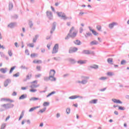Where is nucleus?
Returning <instances> with one entry per match:
<instances>
[{
    "mask_svg": "<svg viewBox=\"0 0 129 129\" xmlns=\"http://www.w3.org/2000/svg\"><path fill=\"white\" fill-rule=\"evenodd\" d=\"M118 109L120 110H124L125 108L122 106H118Z\"/></svg>",
    "mask_w": 129,
    "mask_h": 129,
    "instance_id": "obj_50",
    "label": "nucleus"
},
{
    "mask_svg": "<svg viewBox=\"0 0 129 129\" xmlns=\"http://www.w3.org/2000/svg\"><path fill=\"white\" fill-rule=\"evenodd\" d=\"M84 14H85L84 12H80L79 16H83V15H84Z\"/></svg>",
    "mask_w": 129,
    "mask_h": 129,
    "instance_id": "obj_62",
    "label": "nucleus"
},
{
    "mask_svg": "<svg viewBox=\"0 0 129 129\" xmlns=\"http://www.w3.org/2000/svg\"><path fill=\"white\" fill-rule=\"evenodd\" d=\"M29 25L30 28H32L33 26V22L32 21H30Z\"/></svg>",
    "mask_w": 129,
    "mask_h": 129,
    "instance_id": "obj_52",
    "label": "nucleus"
},
{
    "mask_svg": "<svg viewBox=\"0 0 129 129\" xmlns=\"http://www.w3.org/2000/svg\"><path fill=\"white\" fill-rule=\"evenodd\" d=\"M28 46L31 48H34V43H30L28 45Z\"/></svg>",
    "mask_w": 129,
    "mask_h": 129,
    "instance_id": "obj_55",
    "label": "nucleus"
},
{
    "mask_svg": "<svg viewBox=\"0 0 129 129\" xmlns=\"http://www.w3.org/2000/svg\"><path fill=\"white\" fill-rule=\"evenodd\" d=\"M60 59H61V57L59 56H58L57 57H53V59L55 60V61H60Z\"/></svg>",
    "mask_w": 129,
    "mask_h": 129,
    "instance_id": "obj_44",
    "label": "nucleus"
},
{
    "mask_svg": "<svg viewBox=\"0 0 129 129\" xmlns=\"http://www.w3.org/2000/svg\"><path fill=\"white\" fill-rule=\"evenodd\" d=\"M39 85H35V84H32L31 86H30V88H37V87H39Z\"/></svg>",
    "mask_w": 129,
    "mask_h": 129,
    "instance_id": "obj_28",
    "label": "nucleus"
},
{
    "mask_svg": "<svg viewBox=\"0 0 129 129\" xmlns=\"http://www.w3.org/2000/svg\"><path fill=\"white\" fill-rule=\"evenodd\" d=\"M83 28H82V27H81L80 28V34H82V33H83Z\"/></svg>",
    "mask_w": 129,
    "mask_h": 129,
    "instance_id": "obj_61",
    "label": "nucleus"
},
{
    "mask_svg": "<svg viewBox=\"0 0 129 129\" xmlns=\"http://www.w3.org/2000/svg\"><path fill=\"white\" fill-rule=\"evenodd\" d=\"M71 110L70 108H67V110H66L67 114H70Z\"/></svg>",
    "mask_w": 129,
    "mask_h": 129,
    "instance_id": "obj_40",
    "label": "nucleus"
},
{
    "mask_svg": "<svg viewBox=\"0 0 129 129\" xmlns=\"http://www.w3.org/2000/svg\"><path fill=\"white\" fill-rule=\"evenodd\" d=\"M93 35H94V36H97V35H98V33H97L96 31H95V30L94 31H92V32Z\"/></svg>",
    "mask_w": 129,
    "mask_h": 129,
    "instance_id": "obj_49",
    "label": "nucleus"
},
{
    "mask_svg": "<svg viewBox=\"0 0 129 129\" xmlns=\"http://www.w3.org/2000/svg\"><path fill=\"white\" fill-rule=\"evenodd\" d=\"M57 26V23L56 22H53L52 24V26L51 28V29L50 30V34H53L55 30H56V27Z\"/></svg>",
    "mask_w": 129,
    "mask_h": 129,
    "instance_id": "obj_9",
    "label": "nucleus"
},
{
    "mask_svg": "<svg viewBox=\"0 0 129 129\" xmlns=\"http://www.w3.org/2000/svg\"><path fill=\"white\" fill-rule=\"evenodd\" d=\"M55 74H56V71L55 70H50L49 71V77H51V79L53 81H56V78H55Z\"/></svg>",
    "mask_w": 129,
    "mask_h": 129,
    "instance_id": "obj_4",
    "label": "nucleus"
},
{
    "mask_svg": "<svg viewBox=\"0 0 129 129\" xmlns=\"http://www.w3.org/2000/svg\"><path fill=\"white\" fill-rule=\"evenodd\" d=\"M106 79H107V78L105 77H101V78H99V80H102V81L106 80Z\"/></svg>",
    "mask_w": 129,
    "mask_h": 129,
    "instance_id": "obj_35",
    "label": "nucleus"
},
{
    "mask_svg": "<svg viewBox=\"0 0 129 129\" xmlns=\"http://www.w3.org/2000/svg\"><path fill=\"white\" fill-rule=\"evenodd\" d=\"M25 53L27 54V55H30V53H29V50L26 49L25 50Z\"/></svg>",
    "mask_w": 129,
    "mask_h": 129,
    "instance_id": "obj_59",
    "label": "nucleus"
},
{
    "mask_svg": "<svg viewBox=\"0 0 129 129\" xmlns=\"http://www.w3.org/2000/svg\"><path fill=\"white\" fill-rule=\"evenodd\" d=\"M37 91V89H30V92H33V93H35Z\"/></svg>",
    "mask_w": 129,
    "mask_h": 129,
    "instance_id": "obj_53",
    "label": "nucleus"
},
{
    "mask_svg": "<svg viewBox=\"0 0 129 129\" xmlns=\"http://www.w3.org/2000/svg\"><path fill=\"white\" fill-rule=\"evenodd\" d=\"M56 14L58 16V17H59V18H61V19L62 20H68V19H69V18L67 17L66 16V15H65V13H63V12H57Z\"/></svg>",
    "mask_w": 129,
    "mask_h": 129,
    "instance_id": "obj_5",
    "label": "nucleus"
},
{
    "mask_svg": "<svg viewBox=\"0 0 129 129\" xmlns=\"http://www.w3.org/2000/svg\"><path fill=\"white\" fill-rule=\"evenodd\" d=\"M91 36H92V34L90 32H87L85 35V38H88V37H90Z\"/></svg>",
    "mask_w": 129,
    "mask_h": 129,
    "instance_id": "obj_27",
    "label": "nucleus"
},
{
    "mask_svg": "<svg viewBox=\"0 0 129 129\" xmlns=\"http://www.w3.org/2000/svg\"><path fill=\"white\" fill-rule=\"evenodd\" d=\"M43 79L44 80V81H49V80H50V81H54L52 79H51V77H44L43 78Z\"/></svg>",
    "mask_w": 129,
    "mask_h": 129,
    "instance_id": "obj_15",
    "label": "nucleus"
},
{
    "mask_svg": "<svg viewBox=\"0 0 129 129\" xmlns=\"http://www.w3.org/2000/svg\"><path fill=\"white\" fill-rule=\"evenodd\" d=\"M13 19H17L18 18H19V16L17 15H15L14 16H12Z\"/></svg>",
    "mask_w": 129,
    "mask_h": 129,
    "instance_id": "obj_56",
    "label": "nucleus"
},
{
    "mask_svg": "<svg viewBox=\"0 0 129 129\" xmlns=\"http://www.w3.org/2000/svg\"><path fill=\"white\" fill-rule=\"evenodd\" d=\"M50 103L48 102H44L43 103V106H49Z\"/></svg>",
    "mask_w": 129,
    "mask_h": 129,
    "instance_id": "obj_39",
    "label": "nucleus"
},
{
    "mask_svg": "<svg viewBox=\"0 0 129 129\" xmlns=\"http://www.w3.org/2000/svg\"><path fill=\"white\" fill-rule=\"evenodd\" d=\"M91 46H93L94 45H98V42L96 40H94L90 43Z\"/></svg>",
    "mask_w": 129,
    "mask_h": 129,
    "instance_id": "obj_17",
    "label": "nucleus"
},
{
    "mask_svg": "<svg viewBox=\"0 0 129 129\" xmlns=\"http://www.w3.org/2000/svg\"><path fill=\"white\" fill-rule=\"evenodd\" d=\"M39 106H36V107H32L31 108H30L29 110V112H32L33 111H34V110H35V109H37V108H39Z\"/></svg>",
    "mask_w": 129,
    "mask_h": 129,
    "instance_id": "obj_25",
    "label": "nucleus"
},
{
    "mask_svg": "<svg viewBox=\"0 0 129 129\" xmlns=\"http://www.w3.org/2000/svg\"><path fill=\"white\" fill-rule=\"evenodd\" d=\"M46 14L49 20H53V14L51 11H46Z\"/></svg>",
    "mask_w": 129,
    "mask_h": 129,
    "instance_id": "obj_7",
    "label": "nucleus"
},
{
    "mask_svg": "<svg viewBox=\"0 0 129 129\" xmlns=\"http://www.w3.org/2000/svg\"><path fill=\"white\" fill-rule=\"evenodd\" d=\"M59 49V45L58 44H55L52 49V54H56V53H58V50Z\"/></svg>",
    "mask_w": 129,
    "mask_h": 129,
    "instance_id": "obj_6",
    "label": "nucleus"
},
{
    "mask_svg": "<svg viewBox=\"0 0 129 129\" xmlns=\"http://www.w3.org/2000/svg\"><path fill=\"white\" fill-rule=\"evenodd\" d=\"M31 58H35L36 56H38V54L37 53H33L31 54Z\"/></svg>",
    "mask_w": 129,
    "mask_h": 129,
    "instance_id": "obj_42",
    "label": "nucleus"
},
{
    "mask_svg": "<svg viewBox=\"0 0 129 129\" xmlns=\"http://www.w3.org/2000/svg\"><path fill=\"white\" fill-rule=\"evenodd\" d=\"M33 63H40L41 64L42 63V60H33Z\"/></svg>",
    "mask_w": 129,
    "mask_h": 129,
    "instance_id": "obj_38",
    "label": "nucleus"
},
{
    "mask_svg": "<svg viewBox=\"0 0 129 129\" xmlns=\"http://www.w3.org/2000/svg\"><path fill=\"white\" fill-rule=\"evenodd\" d=\"M40 99L39 98H36L35 97H31L29 100L30 101H36V100H39Z\"/></svg>",
    "mask_w": 129,
    "mask_h": 129,
    "instance_id": "obj_22",
    "label": "nucleus"
},
{
    "mask_svg": "<svg viewBox=\"0 0 129 129\" xmlns=\"http://www.w3.org/2000/svg\"><path fill=\"white\" fill-rule=\"evenodd\" d=\"M20 76V73H17L14 75H13L14 77H19Z\"/></svg>",
    "mask_w": 129,
    "mask_h": 129,
    "instance_id": "obj_48",
    "label": "nucleus"
},
{
    "mask_svg": "<svg viewBox=\"0 0 129 129\" xmlns=\"http://www.w3.org/2000/svg\"><path fill=\"white\" fill-rule=\"evenodd\" d=\"M86 62H87V60H80L77 61L78 64H80V65H83V64H86Z\"/></svg>",
    "mask_w": 129,
    "mask_h": 129,
    "instance_id": "obj_14",
    "label": "nucleus"
},
{
    "mask_svg": "<svg viewBox=\"0 0 129 129\" xmlns=\"http://www.w3.org/2000/svg\"><path fill=\"white\" fill-rule=\"evenodd\" d=\"M14 105L11 103L4 104L1 105V107H3L0 108V111H4L6 110V109H10V108H13L14 107Z\"/></svg>",
    "mask_w": 129,
    "mask_h": 129,
    "instance_id": "obj_1",
    "label": "nucleus"
},
{
    "mask_svg": "<svg viewBox=\"0 0 129 129\" xmlns=\"http://www.w3.org/2000/svg\"><path fill=\"white\" fill-rule=\"evenodd\" d=\"M55 93H56L55 91H52V92L49 93L48 95H47L46 96V97H50V96H51V95H53V94H55Z\"/></svg>",
    "mask_w": 129,
    "mask_h": 129,
    "instance_id": "obj_34",
    "label": "nucleus"
},
{
    "mask_svg": "<svg viewBox=\"0 0 129 129\" xmlns=\"http://www.w3.org/2000/svg\"><path fill=\"white\" fill-rule=\"evenodd\" d=\"M13 96H16L17 95V92H14L12 94Z\"/></svg>",
    "mask_w": 129,
    "mask_h": 129,
    "instance_id": "obj_64",
    "label": "nucleus"
},
{
    "mask_svg": "<svg viewBox=\"0 0 129 129\" xmlns=\"http://www.w3.org/2000/svg\"><path fill=\"white\" fill-rule=\"evenodd\" d=\"M7 126V123H3L2 125H1V128L0 129H5L6 128V127Z\"/></svg>",
    "mask_w": 129,
    "mask_h": 129,
    "instance_id": "obj_33",
    "label": "nucleus"
},
{
    "mask_svg": "<svg viewBox=\"0 0 129 129\" xmlns=\"http://www.w3.org/2000/svg\"><path fill=\"white\" fill-rule=\"evenodd\" d=\"M107 62L109 63V64H111L113 62V59L111 58H109L107 59Z\"/></svg>",
    "mask_w": 129,
    "mask_h": 129,
    "instance_id": "obj_29",
    "label": "nucleus"
},
{
    "mask_svg": "<svg viewBox=\"0 0 129 129\" xmlns=\"http://www.w3.org/2000/svg\"><path fill=\"white\" fill-rule=\"evenodd\" d=\"M22 90H26L27 89V87H21Z\"/></svg>",
    "mask_w": 129,
    "mask_h": 129,
    "instance_id": "obj_63",
    "label": "nucleus"
},
{
    "mask_svg": "<svg viewBox=\"0 0 129 129\" xmlns=\"http://www.w3.org/2000/svg\"><path fill=\"white\" fill-rule=\"evenodd\" d=\"M46 109H47V108L44 107L43 109H41L39 112H40V113H43V112H45V111H46Z\"/></svg>",
    "mask_w": 129,
    "mask_h": 129,
    "instance_id": "obj_37",
    "label": "nucleus"
},
{
    "mask_svg": "<svg viewBox=\"0 0 129 129\" xmlns=\"http://www.w3.org/2000/svg\"><path fill=\"white\" fill-rule=\"evenodd\" d=\"M118 24L116 22H113L111 24H109V29H113V27H114V26H117Z\"/></svg>",
    "mask_w": 129,
    "mask_h": 129,
    "instance_id": "obj_13",
    "label": "nucleus"
},
{
    "mask_svg": "<svg viewBox=\"0 0 129 129\" xmlns=\"http://www.w3.org/2000/svg\"><path fill=\"white\" fill-rule=\"evenodd\" d=\"M8 70V69L7 68H2L0 69V71L2 73H3L4 74H5V73H7V71Z\"/></svg>",
    "mask_w": 129,
    "mask_h": 129,
    "instance_id": "obj_20",
    "label": "nucleus"
},
{
    "mask_svg": "<svg viewBox=\"0 0 129 129\" xmlns=\"http://www.w3.org/2000/svg\"><path fill=\"white\" fill-rule=\"evenodd\" d=\"M76 98H81V99H82L83 97L80 96L79 95H74L69 97V99H76Z\"/></svg>",
    "mask_w": 129,
    "mask_h": 129,
    "instance_id": "obj_11",
    "label": "nucleus"
},
{
    "mask_svg": "<svg viewBox=\"0 0 129 129\" xmlns=\"http://www.w3.org/2000/svg\"><path fill=\"white\" fill-rule=\"evenodd\" d=\"M8 54L10 57H12V56H13V52H12V50H8Z\"/></svg>",
    "mask_w": 129,
    "mask_h": 129,
    "instance_id": "obj_41",
    "label": "nucleus"
},
{
    "mask_svg": "<svg viewBox=\"0 0 129 129\" xmlns=\"http://www.w3.org/2000/svg\"><path fill=\"white\" fill-rule=\"evenodd\" d=\"M68 76H69V74H66L63 75V77H64V78H66V77H68Z\"/></svg>",
    "mask_w": 129,
    "mask_h": 129,
    "instance_id": "obj_60",
    "label": "nucleus"
},
{
    "mask_svg": "<svg viewBox=\"0 0 129 129\" xmlns=\"http://www.w3.org/2000/svg\"><path fill=\"white\" fill-rule=\"evenodd\" d=\"M97 99H94L92 100H91L89 101V103H91V104H95L96 103H97Z\"/></svg>",
    "mask_w": 129,
    "mask_h": 129,
    "instance_id": "obj_26",
    "label": "nucleus"
},
{
    "mask_svg": "<svg viewBox=\"0 0 129 129\" xmlns=\"http://www.w3.org/2000/svg\"><path fill=\"white\" fill-rule=\"evenodd\" d=\"M107 75L108 76H113V75H114L113 73H111V72H108L107 73Z\"/></svg>",
    "mask_w": 129,
    "mask_h": 129,
    "instance_id": "obj_46",
    "label": "nucleus"
},
{
    "mask_svg": "<svg viewBox=\"0 0 129 129\" xmlns=\"http://www.w3.org/2000/svg\"><path fill=\"white\" fill-rule=\"evenodd\" d=\"M125 63H126V61L124 60H122V61H121V65H124Z\"/></svg>",
    "mask_w": 129,
    "mask_h": 129,
    "instance_id": "obj_54",
    "label": "nucleus"
},
{
    "mask_svg": "<svg viewBox=\"0 0 129 129\" xmlns=\"http://www.w3.org/2000/svg\"><path fill=\"white\" fill-rule=\"evenodd\" d=\"M89 78V77L82 76V81H78V83H81V84H82L83 85H85V84H87Z\"/></svg>",
    "mask_w": 129,
    "mask_h": 129,
    "instance_id": "obj_3",
    "label": "nucleus"
},
{
    "mask_svg": "<svg viewBox=\"0 0 129 129\" xmlns=\"http://www.w3.org/2000/svg\"><path fill=\"white\" fill-rule=\"evenodd\" d=\"M32 77V74H28L27 76L26 79H30Z\"/></svg>",
    "mask_w": 129,
    "mask_h": 129,
    "instance_id": "obj_45",
    "label": "nucleus"
},
{
    "mask_svg": "<svg viewBox=\"0 0 129 129\" xmlns=\"http://www.w3.org/2000/svg\"><path fill=\"white\" fill-rule=\"evenodd\" d=\"M69 62H71L72 64H74L75 63H76V61H75V59H72V58H70L69 59Z\"/></svg>",
    "mask_w": 129,
    "mask_h": 129,
    "instance_id": "obj_32",
    "label": "nucleus"
},
{
    "mask_svg": "<svg viewBox=\"0 0 129 129\" xmlns=\"http://www.w3.org/2000/svg\"><path fill=\"white\" fill-rule=\"evenodd\" d=\"M97 29L98 30V31H101V26L100 25L97 26Z\"/></svg>",
    "mask_w": 129,
    "mask_h": 129,
    "instance_id": "obj_51",
    "label": "nucleus"
},
{
    "mask_svg": "<svg viewBox=\"0 0 129 129\" xmlns=\"http://www.w3.org/2000/svg\"><path fill=\"white\" fill-rule=\"evenodd\" d=\"M112 101H113L114 103H119L120 104H121L122 103V102H121V101L116 99H112Z\"/></svg>",
    "mask_w": 129,
    "mask_h": 129,
    "instance_id": "obj_16",
    "label": "nucleus"
},
{
    "mask_svg": "<svg viewBox=\"0 0 129 129\" xmlns=\"http://www.w3.org/2000/svg\"><path fill=\"white\" fill-rule=\"evenodd\" d=\"M16 66L13 67L12 68H11V69H10V71L9 72V74H12V73H13V71H14V70H15V69H16Z\"/></svg>",
    "mask_w": 129,
    "mask_h": 129,
    "instance_id": "obj_30",
    "label": "nucleus"
},
{
    "mask_svg": "<svg viewBox=\"0 0 129 129\" xmlns=\"http://www.w3.org/2000/svg\"><path fill=\"white\" fill-rule=\"evenodd\" d=\"M16 25H17V23H16V22L12 23H10L9 25H8V27L12 29V28H14V27H15V26H16Z\"/></svg>",
    "mask_w": 129,
    "mask_h": 129,
    "instance_id": "obj_18",
    "label": "nucleus"
},
{
    "mask_svg": "<svg viewBox=\"0 0 129 129\" xmlns=\"http://www.w3.org/2000/svg\"><path fill=\"white\" fill-rule=\"evenodd\" d=\"M21 69H26V70H28V68L26 67L25 66H21L20 67Z\"/></svg>",
    "mask_w": 129,
    "mask_h": 129,
    "instance_id": "obj_47",
    "label": "nucleus"
},
{
    "mask_svg": "<svg viewBox=\"0 0 129 129\" xmlns=\"http://www.w3.org/2000/svg\"><path fill=\"white\" fill-rule=\"evenodd\" d=\"M73 30H74V27H72L71 28L69 33L68 34L67 37L65 38V40H69L70 37H71V38H75V37H76V36H77V33L76 32L72 33V31H73Z\"/></svg>",
    "mask_w": 129,
    "mask_h": 129,
    "instance_id": "obj_2",
    "label": "nucleus"
},
{
    "mask_svg": "<svg viewBox=\"0 0 129 129\" xmlns=\"http://www.w3.org/2000/svg\"><path fill=\"white\" fill-rule=\"evenodd\" d=\"M90 68L91 69H98V66L96 64H93L90 66Z\"/></svg>",
    "mask_w": 129,
    "mask_h": 129,
    "instance_id": "obj_21",
    "label": "nucleus"
},
{
    "mask_svg": "<svg viewBox=\"0 0 129 129\" xmlns=\"http://www.w3.org/2000/svg\"><path fill=\"white\" fill-rule=\"evenodd\" d=\"M82 53V54H85V55H89L90 54H93V55H94V51H90L88 50H84Z\"/></svg>",
    "mask_w": 129,
    "mask_h": 129,
    "instance_id": "obj_10",
    "label": "nucleus"
},
{
    "mask_svg": "<svg viewBox=\"0 0 129 129\" xmlns=\"http://www.w3.org/2000/svg\"><path fill=\"white\" fill-rule=\"evenodd\" d=\"M74 43L76 45H78V46L81 45V41H80V40H76V41H74Z\"/></svg>",
    "mask_w": 129,
    "mask_h": 129,
    "instance_id": "obj_24",
    "label": "nucleus"
},
{
    "mask_svg": "<svg viewBox=\"0 0 129 129\" xmlns=\"http://www.w3.org/2000/svg\"><path fill=\"white\" fill-rule=\"evenodd\" d=\"M22 117H24V111L22 112L18 120H21L22 119Z\"/></svg>",
    "mask_w": 129,
    "mask_h": 129,
    "instance_id": "obj_36",
    "label": "nucleus"
},
{
    "mask_svg": "<svg viewBox=\"0 0 129 129\" xmlns=\"http://www.w3.org/2000/svg\"><path fill=\"white\" fill-rule=\"evenodd\" d=\"M38 38H39V35H35V37L33 38V43H36V42L37 41V40L38 39Z\"/></svg>",
    "mask_w": 129,
    "mask_h": 129,
    "instance_id": "obj_31",
    "label": "nucleus"
},
{
    "mask_svg": "<svg viewBox=\"0 0 129 129\" xmlns=\"http://www.w3.org/2000/svg\"><path fill=\"white\" fill-rule=\"evenodd\" d=\"M12 82V80L10 79H7L5 82H4V86L5 87H7L10 83Z\"/></svg>",
    "mask_w": 129,
    "mask_h": 129,
    "instance_id": "obj_12",
    "label": "nucleus"
},
{
    "mask_svg": "<svg viewBox=\"0 0 129 129\" xmlns=\"http://www.w3.org/2000/svg\"><path fill=\"white\" fill-rule=\"evenodd\" d=\"M78 50V48L77 47H71L70 48L69 53L70 54H72V53H75V52H77Z\"/></svg>",
    "mask_w": 129,
    "mask_h": 129,
    "instance_id": "obj_8",
    "label": "nucleus"
},
{
    "mask_svg": "<svg viewBox=\"0 0 129 129\" xmlns=\"http://www.w3.org/2000/svg\"><path fill=\"white\" fill-rule=\"evenodd\" d=\"M27 98V94H23L19 97V100L25 99Z\"/></svg>",
    "mask_w": 129,
    "mask_h": 129,
    "instance_id": "obj_23",
    "label": "nucleus"
},
{
    "mask_svg": "<svg viewBox=\"0 0 129 129\" xmlns=\"http://www.w3.org/2000/svg\"><path fill=\"white\" fill-rule=\"evenodd\" d=\"M0 78L2 79H5L6 78V76L4 75H0Z\"/></svg>",
    "mask_w": 129,
    "mask_h": 129,
    "instance_id": "obj_57",
    "label": "nucleus"
},
{
    "mask_svg": "<svg viewBox=\"0 0 129 129\" xmlns=\"http://www.w3.org/2000/svg\"><path fill=\"white\" fill-rule=\"evenodd\" d=\"M10 100V99H6L5 98H2L1 99V101H8Z\"/></svg>",
    "mask_w": 129,
    "mask_h": 129,
    "instance_id": "obj_43",
    "label": "nucleus"
},
{
    "mask_svg": "<svg viewBox=\"0 0 129 129\" xmlns=\"http://www.w3.org/2000/svg\"><path fill=\"white\" fill-rule=\"evenodd\" d=\"M13 8H14V5L13 4V3L9 2V11H11V10H13Z\"/></svg>",
    "mask_w": 129,
    "mask_h": 129,
    "instance_id": "obj_19",
    "label": "nucleus"
},
{
    "mask_svg": "<svg viewBox=\"0 0 129 129\" xmlns=\"http://www.w3.org/2000/svg\"><path fill=\"white\" fill-rule=\"evenodd\" d=\"M41 76H42V75L41 74L35 75V77H36L37 78H40V77H41Z\"/></svg>",
    "mask_w": 129,
    "mask_h": 129,
    "instance_id": "obj_58",
    "label": "nucleus"
}]
</instances>
